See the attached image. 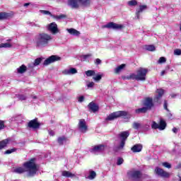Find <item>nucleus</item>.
Wrapping results in <instances>:
<instances>
[{
  "label": "nucleus",
  "instance_id": "1",
  "mask_svg": "<svg viewBox=\"0 0 181 181\" xmlns=\"http://www.w3.org/2000/svg\"><path fill=\"white\" fill-rule=\"evenodd\" d=\"M36 160L35 158H31L29 161H27L23 163V167H17L13 168V172L14 173H25V172H28V176H35L36 173L37 172V167L36 166V163H35Z\"/></svg>",
  "mask_w": 181,
  "mask_h": 181
},
{
  "label": "nucleus",
  "instance_id": "2",
  "mask_svg": "<svg viewBox=\"0 0 181 181\" xmlns=\"http://www.w3.org/2000/svg\"><path fill=\"white\" fill-rule=\"evenodd\" d=\"M52 40H53V37L51 35L41 33L35 36L34 44L37 49H43V47H47Z\"/></svg>",
  "mask_w": 181,
  "mask_h": 181
},
{
  "label": "nucleus",
  "instance_id": "3",
  "mask_svg": "<svg viewBox=\"0 0 181 181\" xmlns=\"http://www.w3.org/2000/svg\"><path fill=\"white\" fill-rule=\"evenodd\" d=\"M137 74H132L124 78V80H136L137 81H145L146 80V73L148 69L145 68H139Z\"/></svg>",
  "mask_w": 181,
  "mask_h": 181
},
{
  "label": "nucleus",
  "instance_id": "4",
  "mask_svg": "<svg viewBox=\"0 0 181 181\" xmlns=\"http://www.w3.org/2000/svg\"><path fill=\"white\" fill-rule=\"evenodd\" d=\"M119 138H121L122 141L120 144L115 148V151H121L124 149V146H125V141H127V138L129 136V132H122V133L119 134Z\"/></svg>",
  "mask_w": 181,
  "mask_h": 181
},
{
  "label": "nucleus",
  "instance_id": "5",
  "mask_svg": "<svg viewBox=\"0 0 181 181\" xmlns=\"http://www.w3.org/2000/svg\"><path fill=\"white\" fill-rule=\"evenodd\" d=\"M128 115V112L125 111H117L115 112L110 115H109L105 121H114V119H117V118H119V117H127Z\"/></svg>",
  "mask_w": 181,
  "mask_h": 181
},
{
  "label": "nucleus",
  "instance_id": "6",
  "mask_svg": "<svg viewBox=\"0 0 181 181\" xmlns=\"http://www.w3.org/2000/svg\"><path fill=\"white\" fill-rule=\"evenodd\" d=\"M151 128L153 129H159V131H163V129L166 128V122L162 119L160 120L159 124L156 123V122H153Z\"/></svg>",
  "mask_w": 181,
  "mask_h": 181
},
{
  "label": "nucleus",
  "instance_id": "7",
  "mask_svg": "<svg viewBox=\"0 0 181 181\" xmlns=\"http://www.w3.org/2000/svg\"><path fill=\"white\" fill-rule=\"evenodd\" d=\"M59 60H62L60 57L57 55H52L45 60L43 64L44 66H49V64H52V63H54V62H59Z\"/></svg>",
  "mask_w": 181,
  "mask_h": 181
},
{
  "label": "nucleus",
  "instance_id": "8",
  "mask_svg": "<svg viewBox=\"0 0 181 181\" xmlns=\"http://www.w3.org/2000/svg\"><path fill=\"white\" fill-rule=\"evenodd\" d=\"M155 173L158 176H160V177H170V173L163 170V169L156 167L155 169Z\"/></svg>",
  "mask_w": 181,
  "mask_h": 181
},
{
  "label": "nucleus",
  "instance_id": "9",
  "mask_svg": "<svg viewBox=\"0 0 181 181\" xmlns=\"http://www.w3.org/2000/svg\"><path fill=\"white\" fill-rule=\"evenodd\" d=\"M128 176L130 177V179H132V180H139L141 179V172L138 170L134 171H130L128 173Z\"/></svg>",
  "mask_w": 181,
  "mask_h": 181
},
{
  "label": "nucleus",
  "instance_id": "10",
  "mask_svg": "<svg viewBox=\"0 0 181 181\" xmlns=\"http://www.w3.org/2000/svg\"><path fill=\"white\" fill-rule=\"evenodd\" d=\"M104 28H107V29H115V30H121V29L124 28V26L121 24L111 22L105 25Z\"/></svg>",
  "mask_w": 181,
  "mask_h": 181
},
{
  "label": "nucleus",
  "instance_id": "11",
  "mask_svg": "<svg viewBox=\"0 0 181 181\" xmlns=\"http://www.w3.org/2000/svg\"><path fill=\"white\" fill-rule=\"evenodd\" d=\"M105 149V146L104 145H98L95 146L91 150L90 153H93V155H100Z\"/></svg>",
  "mask_w": 181,
  "mask_h": 181
},
{
  "label": "nucleus",
  "instance_id": "12",
  "mask_svg": "<svg viewBox=\"0 0 181 181\" xmlns=\"http://www.w3.org/2000/svg\"><path fill=\"white\" fill-rule=\"evenodd\" d=\"M47 30L52 33V35H57L59 33V28H57V24L56 23H51L47 25Z\"/></svg>",
  "mask_w": 181,
  "mask_h": 181
},
{
  "label": "nucleus",
  "instance_id": "13",
  "mask_svg": "<svg viewBox=\"0 0 181 181\" xmlns=\"http://www.w3.org/2000/svg\"><path fill=\"white\" fill-rule=\"evenodd\" d=\"M78 129L83 134H86L87 132V123L84 119H81L78 122Z\"/></svg>",
  "mask_w": 181,
  "mask_h": 181
},
{
  "label": "nucleus",
  "instance_id": "14",
  "mask_svg": "<svg viewBox=\"0 0 181 181\" xmlns=\"http://www.w3.org/2000/svg\"><path fill=\"white\" fill-rule=\"evenodd\" d=\"M163 94H165V90L163 89H157L156 91V95L153 98L154 103H159L160 98H162Z\"/></svg>",
  "mask_w": 181,
  "mask_h": 181
},
{
  "label": "nucleus",
  "instance_id": "15",
  "mask_svg": "<svg viewBox=\"0 0 181 181\" xmlns=\"http://www.w3.org/2000/svg\"><path fill=\"white\" fill-rule=\"evenodd\" d=\"M143 105L148 110L153 107V99L152 98H146L144 100Z\"/></svg>",
  "mask_w": 181,
  "mask_h": 181
},
{
  "label": "nucleus",
  "instance_id": "16",
  "mask_svg": "<svg viewBox=\"0 0 181 181\" xmlns=\"http://www.w3.org/2000/svg\"><path fill=\"white\" fill-rule=\"evenodd\" d=\"M148 9V6L146 5H140L139 6V8L136 10V19H139V16L144 11H146Z\"/></svg>",
  "mask_w": 181,
  "mask_h": 181
},
{
  "label": "nucleus",
  "instance_id": "17",
  "mask_svg": "<svg viewBox=\"0 0 181 181\" xmlns=\"http://www.w3.org/2000/svg\"><path fill=\"white\" fill-rule=\"evenodd\" d=\"M28 128H32L33 129H37L40 127V124L37 122V119H34L28 122Z\"/></svg>",
  "mask_w": 181,
  "mask_h": 181
},
{
  "label": "nucleus",
  "instance_id": "18",
  "mask_svg": "<svg viewBox=\"0 0 181 181\" xmlns=\"http://www.w3.org/2000/svg\"><path fill=\"white\" fill-rule=\"evenodd\" d=\"M13 16L12 13L1 12L0 13V21H4L5 19H11Z\"/></svg>",
  "mask_w": 181,
  "mask_h": 181
},
{
  "label": "nucleus",
  "instance_id": "19",
  "mask_svg": "<svg viewBox=\"0 0 181 181\" xmlns=\"http://www.w3.org/2000/svg\"><path fill=\"white\" fill-rule=\"evenodd\" d=\"M62 73L66 76H71L73 74H76L77 69L76 68H70L68 69H64Z\"/></svg>",
  "mask_w": 181,
  "mask_h": 181
},
{
  "label": "nucleus",
  "instance_id": "20",
  "mask_svg": "<svg viewBox=\"0 0 181 181\" xmlns=\"http://www.w3.org/2000/svg\"><path fill=\"white\" fill-rule=\"evenodd\" d=\"M78 4H80L78 0L68 1V5L71 6V8H73L74 9L78 8Z\"/></svg>",
  "mask_w": 181,
  "mask_h": 181
},
{
  "label": "nucleus",
  "instance_id": "21",
  "mask_svg": "<svg viewBox=\"0 0 181 181\" xmlns=\"http://www.w3.org/2000/svg\"><path fill=\"white\" fill-rule=\"evenodd\" d=\"M88 108H89L90 111L93 112H97L98 111V105L95 104L94 102H91L88 104Z\"/></svg>",
  "mask_w": 181,
  "mask_h": 181
},
{
  "label": "nucleus",
  "instance_id": "22",
  "mask_svg": "<svg viewBox=\"0 0 181 181\" xmlns=\"http://www.w3.org/2000/svg\"><path fill=\"white\" fill-rule=\"evenodd\" d=\"M66 30L68 33H69L70 35H72L73 36H80V35H81V33H80V31L74 28H68L66 29Z\"/></svg>",
  "mask_w": 181,
  "mask_h": 181
},
{
  "label": "nucleus",
  "instance_id": "23",
  "mask_svg": "<svg viewBox=\"0 0 181 181\" xmlns=\"http://www.w3.org/2000/svg\"><path fill=\"white\" fill-rule=\"evenodd\" d=\"M142 148H143L142 144H135L131 149L132 152L136 153L138 152H141L142 151Z\"/></svg>",
  "mask_w": 181,
  "mask_h": 181
},
{
  "label": "nucleus",
  "instance_id": "24",
  "mask_svg": "<svg viewBox=\"0 0 181 181\" xmlns=\"http://www.w3.org/2000/svg\"><path fill=\"white\" fill-rule=\"evenodd\" d=\"M28 70V67L24 64L21 65L19 68L17 69V73L18 74H23Z\"/></svg>",
  "mask_w": 181,
  "mask_h": 181
},
{
  "label": "nucleus",
  "instance_id": "25",
  "mask_svg": "<svg viewBox=\"0 0 181 181\" xmlns=\"http://www.w3.org/2000/svg\"><path fill=\"white\" fill-rule=\"evenodd\" d=\"M126 66L127 65L125 64H122L120 66L116 67L115 69V73L116 74H118L119 73H121V71H122V70H124V69H125Z\"/></svg>",
  "mask_w": 181,
  "mask_h": 181
},
{
  "label": "nucleus",
  "instance_id": "26",
  "mask_svg": "<svg viewBox=\"0 0 181 181\" xmlns=\"http://www.w3.org/2000/svg\"><path fill=\"white\" fill-rule=\"evenodd\" d=\"M148 111H149V110L144 106L141 108H139V109L136 110L135 112H136V114H145V112H146Z\"/></svg>",
  "mask_w": 181,
  "mask_h": 181
},
{
  "label": "nucleus",
  "instance_id": "27",
  "mask_svg": "<svg viewBox=\"0 0 181 181\" xmlns=\"http://www.w3.org/2000/svg\"><path fill=\"white\" fill-rule=\"evenodd\" d=\"M62 176L64 177H74L76 175L71 173L70 171H62Z\"/></svg>",
  "mask_w": 181,
  "mask_h": 181
},
{
  "label": "nucleus",
  "instance_id": "28",
  "mask_svg": "<svg viewBox=\"0 0 181 181\" xmlns=\"http://www.w3.org/2000/svg\"><path fill=\"white\" fill-rule=\"evenodd\" d=\"M52 17L55 19L56 21H62L63 19H66V18H67V16L64 15V14H60L58 16H54L52 15Z\"/></svg>",
  "mask_w": 181,
  "mask_h": 181
},
{
  "label": "nucleus",
  "instance_id": "29",
  "mask_svg": "<svg viewBox=\"0 0 181 181\" xmlns=\"http://www.w3.org/2000/svg\"><path fill=\"white\" fill-rule=\"evenodd\" d=\"M66 141H67V139L64 136L59 137L57 139V142L59 145H63V144H64Z\"/></svg>",
  "mask_w": 181,
  "mask_h": 181
},
{
  "label": "nucleus",
  "instance_id": "30",
  "mask_svg": "<svg viewBox=\"0 0 181 181\" xmlns=\"http://www.w3.org/2000/svg\"><path fill=\"white\" fill-rule=\"evenodd\" d=\"M144 49L148 52H155L156 49L154 45H145Z\"/></svg>",
  "mask_w": 181,
  "mask_h": 181
},
{
  "label": "nucleus",
  "instance_id": "31",
  "mask_svg": "<svg viewBox=\"0 0 181 181\" xmlns=\"http://www.w3.org/2000/svg\"><path fill=\"white\" fill-rule=\"evenodd\" d=\"M8 139H4L0 142V151L1 149H4V148L6 146V145L8 144Z\"/></svg>",
  "mask_w": 181,
  "mask_h": 181
},
{
  "label": "nucleus",
  "instance_id": "32",
  "mask_svg": "<svg viewBox=\"0 0 181 181\" xmlns=\"http://www.w3.org/2000/svg\"><path fill=\"white\" fill-rule=\"evenodd\" d=\"M129 6H136L138 5V1L136 0H131L127 2Z\"/></svg>",
  "mask_w": 181,
  "mask_h": 181
},
{
  "label": "nucleus",
  "instance_id": "33",
  "mask_svg": "<svg viewBox=\"0 0 181 181\" xmlns=\"http://www.w3.org/2000/svg\"><path fill=\"white\" fill-rule=\"evenodd\" d=\"M85 73L87 77H91V76H95V71L94 70H88V71H86Z\"/></svg>",
  "mask_w": 181,
  "mask_h": 181
},
{
  "label": "nucleus",
  "instance_id": "34",
  "mask_svg": "<svg viewBox=\"0 0 181 181\" xmlns=\"http://www.w3.org/2000/svg\"><path fill=\"white\" fill-rule=\"evenodd\" d=\"M91 56H93V54H85V55H82L81 57V59L83 62H86L87 59H90V57H91Z\"/></svg>",
  "mask_w": 181,
  "mask_h": 181
},
{
  "label": "nucleus",
  "instance_id": "35",
  "mask_svg": "<svg viewBox=\"0 0 181 181\" xmlns=\"http://www.w3.org/2000/svg\"><path fill=\"white\" fill-rule=\"evenodd\" d=\"M97 176V174L94 171H90L89 173V175L88 176V179H90V180H93Z\"/></svg>",
  "mask_w": 181,
  "mask_h": 181
},
{
  "label": "nucleus",
  "instance_id": "36",
  "mask_svg": "<svg viewBox=\"0 0 181 181\" xmlns=\"http://www.w3.org/2000/svg\"><path fill=\"white\" fill-rule=\"evenodd\" d=\"M79 1V4H81V5H83L84 6H87V5H88L90 4V0H78Z\"/></svg>",
  "mask_w": 181,
  "mask_h": 181
},
{
  "label": "nucleus",
  "instance_id": "37",
  "mask_svg": "<svg viewBox=\"0 0 181 181\" xmlns=\"http://www.w3.org/2000/svg\"><path fill=\"white\" fill-rule=\"evenodd\" d=\"M2 47H4V48L12 47V45L9 43H1L0 44V49Z\"/></svg>",
  "mask_w": 181,
  "mask_h": 181
},
{
  "label": "nucleus",
  "instance_id": "38",
  "mask_svg": "<svg viewBox=\"0 0 181 181\" xmlns=\"http://www.w3.org/2000/svg\"><path fill=\"white\" fill-rule=\"evenodd\" d=\"M16 151V148H11L10 150H7L5 151V155H9L11 153H13V152Z\"/></svg>",
  "mask_w": 181,
  "mask_h": 181
},
{
  "label": "nucleus",
  "instance_id": "39",
  "mask_svg": "<svg viewBox=\"0 0 181 181\" xmlns=\"http://www.w3.org/2000/svg\"><path fill=\"white\" fill-rule=\"evenodd\" d=\"M158 64H162V63H166V58L161 57L158 61Z\"/></svg>",
  "mask_w": 181,
  "mask_h": 181
},
{
  "label": "nucleus",
  "instance_id": "40",
  "mask_svg": "<svg viewBox=\"0 0 181 181\" xmlns=\"http://www.w3.org/2000/svg\"><path fill=\"white\" fill-rule=\"evenodd\" d=\"M42 62V59L41 58H37L35 60L34 62V66H39V64H40V63Z\"/></svg>",
  "mask_w": 181,
  "mask_h": 181
},
{
  "label": "nucleus",
  "instance_id": "41",
  "mask_svg": "<svg viewBox=\"0 0 181 181\" xmlns=\"http://www.w3.org/2000/svg\"><path fill=\"white\" fill-rule=\"evenodd\" d=\"M40 12L41 13H43V15H50V16H53V15H52V13H50L49 11L41 10V11H40Z\"/></svg>",
  "mask_w": 181,
  "mask_h": 181
},
{
  "label": "nucleus",
  "instance_id": "42",
  "mask_svg": "<svg viewBox=\"0 0 181 181\" xmlns=\"http://www.w3.org/2000/svg\"><path fill=\"white\" fill-rule=\"evenodd\" d=\"M141 127V124L138 122H134L133 123V128L134 129H139V127Z\"/></svg>",
  "mask_w": 181,
  "mask_h": 181
},
{
  "label": "nucleus",
  "instance_id": "43",
  "mask_svg": "<svg viewBox=\"0 0 181 181\" xmlns=\"http://www.w3.org/2000/svg\"><path fill=\"white\" fill-rule=\"evenodd\" d=\"M93 78L95 80V81H100V80H101V78H103V76L96 75L95 76H93Z\"/></svg>",
  "mask_w": 181,
  "mask_h": 181
},
{
  "label": "nucleus",
  "instance_id": "44",
  "mask_svg": "<svg viewBox=\"0 0 181 181\" xmlns=\"http://www.w3.org/2000/svg\"><path fill=\"white\" fill-rule=\"evenodd\" d=\"M163 166H164V168H167L168 169H170V168H172V165H170V163L165 162L162 163Z\"/></svg>",
  "mask_w": 181,
  "mask_h": 181
},
{
  "label": "nucleus",
  "instance_id": "45",
  "mask_svg": "<svg viewBox=\"0 0 181 181\" xmlns=\"http://www.w3.org/2000/svg\"><path fill=\"white\" fill-rule=\"evenodd\" d=\"M122 163H124V158H117V165L119 166V165H122Z\"/></svg>",
  "mask_w": 181,
  "mask_h": 181
},
{
  "label": "nucleus",
  "instance_id": "46",
  "mask_svg": "<svg viewBox=\"0 0 181 181\" xmlns=\"http://www.w3.org/2000/svg\"><path fill=\"white\" fill-rule=\"evenodd\" d=\"M26 95H18V99L21 100V101H25L26 100Z\"/></svg>",
  "mask_w": 181,
  "mask_h": 181
},
{
  "label": "nucleus",
  "instance_id": "47",
  "mask_svg": "<svg viewBox=\"0 0 181 181\" xmlns=\"http://www.w3.org/2000/svg\"><path fill=\"white\" fill-rule=\"evenodd\" d=\"M174 54H175L176 56H180L181 54V50L179 49H177L174 51Z\"/></svg>",
  "mask_w": 181,
  "mask_h": 181
},
{
  "label": "nucleus",
  "instance_id": "48",
  "mask_svg": "<svg viewBox=\"0 0 181 181\" xmlns=\"http://www.w3.org/2000/svg\"><path fill=\"white\" fill-rule=\"evenodd\" d=\"M170 69V66H167L165 68V70H163L161 71V76H165V74L166 73V70H169Z\"/></svg>",
  "mask_w": 181,
  "mask_h": 181
},
{
  "label": "nucleus",
  "instance_id": "49",
  "mask_svg": "<svg viewBox=\"0 0 181 181\" xmlns=\"http://www.w3.org/2000/svg\"><path fill=\"white\" fill-rule=\"evenodd\" d=\"M88 88H93L94 87V82H90L86 84Z\"/></svg>",
  "mask_w": 181,
  "mask_h": 181
},
{
  "label": "nucleus",
  "instance_id": "50",
  "mask_svg": "<svg viewBox=\"0 0 181 181\" xmlns=\"http://www.w3.org/2000/svg\"><path fill=\"white\" fill-rule=\"evenodd\" d=\"M95 64H96L97 66H98V64H101V59H96L95 60Z\"/></svg>",
  "mask_w": 181,
  "mask_h": 181
},
{
  "label": "nucleus",
  "instance_id": "51",
  "mask_svg": "<svg viewBox=\"0 0 181 181\" xmlns=\"http://www.w3.org/2000/svg\"><path fill=\"white\" fill-rule=\"evenodd\" d=\"M78 103H83L84 101V96H80L78 98Z\"/></svg>",
  "mask_w": 181,
  "mask_h": 181
},
{
  "label": "nucleus",
  "instance_id": "52",
  "mask_svg": "<svg viewBox=\"0 0 181 181\" xmlns=\"http://www.w3.org/2000/svg\"><path fill=\"white\" fill-rule=\"evenodd\" d=\"M5 124H4V121H0V129H4Z\"/></svg>",
  "mask_w": 181,
  "mask_h": 181
},
{
  "label": "nucleus",
  "instance_id": "53",
  "mask_svg": "<svg viewBox=\"0 0 181 181\" xmlns=\"http://www.w3.org/2000/svg\"><path fill=\"white\" fill-rule=\"evenodd\" d=\"M49 134L51 136H53L54 135V132L52 131V130H49Z\"/></svg>",
  "mask_w": 181,
  "mask_h": 181
},
{
  "label": "nucleus",
  "instance_id": "54",
  "mask_svg": "<svg viewBox=\"0 0 181 181\" xmlns=\"http://www.w3.org/2000/svg\"><path fill=\"white\" fill-rule=\"evenodd\" d=\"M164 108L165 110H168V102H166V100L164 102Z\"/></svg>",
  "mask_w": 181,
  "mask_h": 181
},
{
  "label": "nucleus",
  "instance_id": "55",
  "mask_svg": "<svg viewBox=\"0 0 181 181\" xmlns=\"http://www.w3.org/2000/svg\"><path fill=\"white\" fill-rule=\"evenodd\" d=\"M173 132H174V134H177V129H176V127H174L173 129Z\"/></svg>",
  "mask_w": 181,
  "mask_h": 181
},
{
  "label": "nucleus",
  "instance_id": "56",
  "mask_svg": "<svg viewBox=\"0 0 181 181\" xmlns=\"http://www.w3.org/2000/svg\"><path fill=\"white\" fill-rule=\"evenodd\" d=\"M33 26H36L37 28H40V25L34 23Z\"/></svg>",
  "mask_w": 181,
  "mask_h": 181
},
{
  "label": "nucleus",
  "instance_id": "57",
  "mask_svg": "<svg viewBox=\"0 0 181 181\" xmlns=\"http://www.w3.org/2000/svg\"><path fill=\"white\" fill-rule=\"evenodd\" d=\"M30 5V3L24 4V6H29Z\"/></svg>",
  "mask_w": 181,
  "mask_h": 181
},
{
  "label": "nucleus",
  "instance_id": "58",
  "mask_svg": "<svg viewBox=\"0 0 181 181\" xmlns=\"http://www.w3.org/2000/svg\"><path fill=\"white\" fill-rule=\"evenodd\" d=\"M171 97H172V98H175L176 97V95L173 94V95H171Z\"/></svg>",
  "mask_w": 181,
  "mask_h": 181
},
{
  "label": "nucleus",
  "instance_id": "59",
  "mask_svg": "<svg viewBox=\"0 0 181 181\" xmlns=\"http://www.w3.org/2000/svg\"><path fill=\"white\" fill-rule=\"evenodd\" d=\"M33 98L35 100V99L37 98V97L36 95H34V96H33Z\"/></svg>",
  "mask_w": 181,
  "mask_h": 181
},
{
  "label": "nucleus",
  "instance_id": "60",
  "mask_svg": "<svg viewBox=\"0 0 181 181\" xmlns=\"http://www.w3.org/2000/svg\"><path fill=\"white\" fill-rule=\"evenodd\" d=\"M11 40H12V39L7 40V42H11Z\"/></svg>",
  "mask_w": 181,
  "mask_h": 181
},
{
  "label": "nucleus",
  "instance_id": "61",
  "mask_svg": "<svg viewBox=\"0 0 181 181\" xmlns=\"http://www.w3.org/2000/svg\"><path fill=\"white\" fill-rule=\"evenodd\" d=\"M180 181H181V177L180 178Z\"/></svg>",
  "mask_w": 181,
  "mask_h": 181
}]
</instances>
